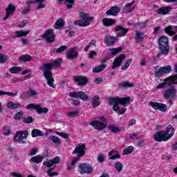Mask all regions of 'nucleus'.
<instances>
[{
	"mask_svg": "<svg viewBox=\"0 0 177 177\" xmlns=\"http://www.w3.org/2000/svg\"><path fill=\"white\" fill-rule=\"evenodd\" d=\"M115 168L118 172H121V171H122V168H124V165H122L121 162H117L115 164Z\"/></svg>",
	"mask_w": 177,
	"mask_h": 177,
	"instance_id": "49530a36",
	"label": "nucleus"
},
{
	"mask_svg": "<svg viewBox=\"0 0 177 177\" xmlns=\"http://www.w3.org/2000/svg\"><path fill=\"white\" fill-rule=\"evenodd\" d=\"M32 138H37V136H44V132L38 129H32L31 132Z\"/></svg>",
	"mask_w": 177,
	"mask_h": 177,
	"instance_id": "c756f323",
	"label": "nucleus"
},
{
	"mask_svg": "<svg viewBox=\"0 0 177 177\" xmlns=\"http://www.w3.org/2000/svg\"><path fill=\"white\" fill-rule=\"evenodd\" d=\"M66 32H68V35L70 37H74V35H75V32H74L73 30H66Z\"/></svg>",
	"mask_w": 177,
	"mask_h": 177,
	"instance_id": "774afa93",
	"label": "nucleus"
},
{
	"mask_svg": "<svg viewBox=\"0 0 177 177\" xmlns=\"http://www.w3.org/2000/svg\"><path fill=\"white\" fill-rule=\"evenodd\" d=\"M40 70L43 72V76L47 80V84L51 88H56V86L53 84L55 79H53V75L52 74V69L49 68L48 65L43 64L40 66Z\"/></svg>",
	"mask_w": 177,
	"mask_h": 177,
	"instance_id": "20e7f679",
	"label": "nucleus"
},
{
	"mask_svg": "<svg viewBox=\"0 0 177 177\" xmlns=\"http://www.w3.org/2000/svg\"><path fill=\"white\" fill-rule=\"evenodd\" d=\"M115 31L121 32L120 33H118L116 37L111 35L105 36L104 42L108 46H111V45H114V44H115V42L118 41V38H121V37H125V35H127V32H128L129 30L127 28H124L122 26H117L115 28Z\"/></svg>",
	"mask_w": 177,
	"mask_h": 177,
	"instance_id": "f257e3e1",
	"label": "nucleus"
},
{
	"mask_svg": "<svg viewBox=\"0 0 177 177\" xmlns=\"http://www.w3.org/2000/svg\"><path fill=\"white\" fill-rule=\"evenodd\" d=\"M91 103H93V107L95 109V107H97L100 104V97L98 95H95L92 98Z\"/></svg>",
	"mask_w": 177,
	"mask_h": 177,
	"instance_id": "2f4dec72",
	"label": "nucleus"
},
{
	"mask_svg": "<svg viewBox=\"0 0 177 177\" xmlns=\"http://www.w3.org/2000/svg\"><path fill=\"white\" fill-rule=\"evenodd\" d=\"M24 118V113L23 112H18L14 115V120H20Z\"/></svg>",
	"mask_w": 177,
	"mask_h": 177,
	"instance_id": "37998d69",
	"label": "nucleus"
},
{
	"mask_svg": "<svg viewBox=\"0 0 177 177\" xmlns=\"http://www.w3.org/2000/svg\"><path fill=\"white\" fill-rule=\"evenodd\" d=\"M36 111L38 113V114H41L42 113H46L48 111H49V109H48L47 107L42 108L40 105H37V109Z\"/></svg>",
	"mask_w": 177,
	"mask_h": 177,
	"instance_id": "79ce46f5",
	"label": "nucleus"
},
{
	"mask_svg": "<svg viewBox=\"0 0 177 177\" xmlns=\"http://www.w3.org/2000/svg\"><path fill=\"white\" fill-rule=\"evenodd\" d=\"M66 57L69 60H74V59H75V57H78V53L77 51H75V49L71 48L67 53Z\"/></svg>",
	"mask_w": 177,
	"mask_h": 177,
	"instance_id": "a878e982",
	"label": "nucleus"
},
{
	"mask_svg": "<svg viewBox=\"0 0 177 177\" xmlns=\"http://www.w3.org/2000/svg\"><path fill=\"white\" fill-rule=\"evenodd\" d=\"M55 133H56V135H58L59 136H62V138H64V139H68V138H69L68 134H67L66 133L56 131Z\"/></svg>",
	"mask_w": 177,
	"mask_h": 177,
	"instance_id": "6e6d98bb",
	"label": "nucleus"
},
{
	"mask_svg": "<svg viewBox=\"0 0 177 177\" xmlns=\"http://www.w3.org/2000/svg\"><path fill=\"white\" fill-rule=\"evenodd\" d=\"M159 53L157 54L156 57H160L162 55L167 56L169 53V42L167 36L161 37L158 40Z\"/></svg>",
	"mask_w": 177,
	"mask_h": 177,
	"instance_id": "7ed1b4c3",
	"label": "nucleus"
},
{
	"mask_svg": "<svg viewBox=\"0 0 177 177\" xmlns=\"http://www.w3.org/2000/svg\"><path fill=\"white\" fill-rule=\"evenodd\" d=\"M30 10H31V8L30 7H27L23 10L21 11V15H27L30 13Z\"/></svg>",
	"mask_w": 177,
	"mask_h": 177,
	"instance_id": "69168bd1",
	"label": "nucleus"
},
{
	"mask_svg": "<svg viewBox=\"0 0 177 177\" xmlns=\"http://www.w3.org/2000/svg\"><path fill=\"white\" fill-rule=\"evenodd\" d=\"M44 66H48L51 70L53 67H60V66H62V59H56L51 63L44 64Z\"/></svg>",
	"mask_w": 177,
	"mask_h": 177,
	"instance_id": "393cba45",
	"label": "nucleus"
},
{
	"mask_svg": "<svg viewBox=\"0 0 177 177\" xmlns=\"http://www.w3.org/2000/svg\"><path fill=\"white\" fill-rule=\"evenodd\" d=\"M73 81H75V82H77L79 86H84V85H86V84H88V78L85 76L75 75L73 77Z\"/></svg>",
	"mask_w": 177,
	"mask_h": 177,
	"instance_id": "f8f14e48",
	"label": "nucleus"
},
{
	"mask_svg": "<svg viewBox=\"0 0 177 177\" xmlns=\"http://www.w3.org/2000/svg\"><path fill=\"white\" fill-rule=\"evenodd\" d=\"M97 160L98 162H104V156L103 154H100L97 157Z\"/></svg>",
	"mask_w": 177,
	"mask_h": 177,
	"instance_id": "e2e57ef3",
	"label": "nucleus"
},
{
	"mask_svg": "<svg viewBox=\"0 0 177 177\" xmlns=\"http://www.w3.org/2000/svg\"><path fill=\"white\" fill-rule=\"evenodd\" d=\"M16 11V7H15V5L10 3L8 5L7 8L6 9V17L3 19V21H5V20H8L9 19V16L12 15V13H15Z\"/></svg>",
	"mask_w": 177,
	"mask_h": 177,
	"instance_id": "f3484780",
	"label": "nucleus"
},
{
	"mask_svg": "<svg viewBox=\"0 0 177 177\" xmlns=\"http://www.w3.org/2000/svg\"><path fill=\"white\" fill-rule=\"evenodd\" d=\"M98 120H101L102 122L100 121H94V122H91L90 125L91 127H93L95 129H97L98 131H103L106 127H107V120H106V118L104 116L102 117H98Z\"/></svg>",
	"mask_w": 177,
	"mask_h": 177,
	"instance_id": "0eeeda50",
	"label": "nucleus"
},
{
	"mask_svg": "<svg viewBox=\"0 0 177 177\" xmlns=\"http://www.w3.org/2000/svg\"><path fill=\"white\" fill-rule=\"evenodd\" d=\"M119 88H132L133 84L129 83L128 82H123L118 84Z\"/></svg>",
	"mask_w": 177,
	"mask_h": 177,
	"instance_id": "f704fd0d",
	"label": "nucleus"
},
{
	"mask_svg": "<svg viewBox=\"0 0 177 177\" xmlns=\"http://www.w3.org/2000/svg\"><path fill=\"white\" fill-rule=\"evenodd\" d=\"M49 139L56 145H62V141L60 140V138H59V137H56L55 136H50Z\"/></svg>",
	"mask_w": 177,
	"mask_h": 177,
	"instance_id": "ea45409f",
	"label": "nucleus"
},
{
	"mask_svg": "<svg viewBox=\"0 0 177 177\" xmlns=\"http://www.w3.org/2000/svg\"><path fill=\"white\" fill-rule=\"evenodd\" d=\"M19 60H20L21 62H24V63H27L28 62H31V60H32V58L31 57V55H23L19 56Z\"/></svg>",
	"mask_w": 177,
	"mask_h": 177,
	"instance_id": "7c9ffc66",
	"label": "nucleus"
},
{
	"mask_svg": "<svg viewBox=\"0 0 177 177\" xmlns=\"http://www.w3.org/2000/svg\"><path fill=\"white\" fill-rule=\"evenodd\" d=\"M43 165L45 167H47V168H52V167H53L55 165L53 160H50L48 161H44L43 162Z\"/></svg>",
	"mask_w": 177,
	"mask_h": 177,
	"instance_id": "8fccbe9b",
	"label": "nucleus"
},
{
	"mask_svg": "<svg viewBox=\"0 0 177 177\" xmlns=\"http://www.w3.org/2000/svg\"><path fill=\"white\" fill-rule=\"evenodd\" d=\"M106 68V64H101L93 69V73H100Z\"/></svg>",
	"mask_w": 177,
	"mask_h": 177,
	"instance_id": "4c0bfd02",
	"label": "nucleus"
},
{
	"mask_svg": "<svg viewBox=\"0 0 177 177\" xmlns=\"http://www.w3.org/2000/svg\"><path fill=\"white\" fill-rule=\"evenodd\" d=\"M116 23L117 20L114 19L104 18L102 19V24H104L105 27H111V26L115 25Z\"/></svg>",
	"mask_w": 177,
	"mask_h": 177,
	"instance_id": "5701e85b",
	"label": "nucleus"
},
{
	"mask_svg": "<svg viewBox=\"0 0 177 177\" xmlns=\"http://www.w3.org/2000/svg\"><path fill=\"white\" fill-rule=\"evenodd\" d=\"M129 139H132L133 140H138V139H139V133H130Z\"/></svg>",
	"mask_w": 177,
	"mask_h": 177,
	"instance_id": "13d9d810",
	"label": "nucleus"
},
{
	"mask_svg": "<svg viewBox=\"0 0 177 177\" xmlns=\"http://www.w3.org/2000/svg\"><path fill=\"white\" fill-rule=\"evenodd\" d=\"M78 168L80 169V174L82 175H84V174L91 175V174L93 172V168H92V166L89 164L80 163L78 166Z\"/></svg>",
	"mask_w": 177,
	"mask_h": 177,
	"instance_id": "6e6552de",
	"label": "nucleus"
},
{
	"mask_svg": "<svg viewBox=\"0 0 177 177\" xmlns=\"http://www.w3.org/2000/svg\"><path fill=\"white\" fill-rule=\"evenodd\" d=\"M171 10H172V7L165 6V7H162L159 8L156 11V13L158 15H162V16H165L166 15H169V13L171 12Z\"/></svg>",
	"mask_w": 177,
	"mask_h": 177,
	"instance_id": "a211bd4d",
	"label": "nucleus"
},
{
	"mask_svg": "<svg viewBox=\"0 0 177 177\" xmlns=\"http://www.w3.org/2000/svg\"><path fill=\"white\" fill-rule=\"evenodd\" d=\"M28 136V131H18L15 137V142H21L23 139H27V136Z\"/></svg>",
	"mask_w": 177,
	"mask_h": 177,
	"instance_id": "ddd939ff",
	"label": "nucleus"
},
{
	"mask_svg": "<svg viewBox=\"0 0 177 177\" xmlns=\"http://www.w3.org/2000/svg\"><path fill=\"white\" fill-rule=\"evenodd\" d=\"M108 129H109V131H111V132H112L113 133H117V132H121V129H119L118 127L113 124L109 125Z\"/></svg>",
	"mask_w": 177,
	"mask_h": 177,
	"instance_id": "c9c22d12",
	"label": "nucleus"
},
{
	"mask_svg": "<svg viewBox=\"0 0 177 177\" xmlns=\"http://www.w3.org/2000/svg\"><path fill=\"white\" fill-rule=\"evenodd\" d=\"M120 10L121 9H120V7L113 6L106 12V15H107V16H117Z\"/></svg>",
	"mask_w": 177,
	"mask_h": 177,
	"instance_id": "6ab92c4d",
	"label": "nucleus"
},
{
	"mask_svg": "<svg viewBox=\"0 0 177 177\" xmlns=\"http://www.w3.org/2000/svg\"><path fill=\"white\" fill-rule=\"evenodd\" d=\"M80 17L82 19L75 21L73 23L75 26H80V27H86L91 24V20H92V19L91 17H88V14L85 12H81L80 14Z\"/></svg>",
	"mask_w": 177,
	"mask_h": 177,
	"instance_id": "423d86ee",
	"label": "nucleus"
},
{
	"mask_svg": "<svg viewBox=\"0 0 177 177\" xmlns=\"http://www.w3.org/2000/svg\"><path fill=\"white\" fill-rule=\"evenodd\" d=\"M165 135L169 138V140L174 136V133H175V129L172 127L171 124H169L166 128L165 131H164Z\"/></svg>",
	"mask_w": 177,
	"mask_h": 177,
	"instance_id": "412c9836",
	"label": "nucleus"
},
{
	"mask_svg": "<svg viewBox=\"0 0 177 177\" xmlns=\"http://www.w3.org/2000/svg\"><path fill=\"white\" fill-rule=\"evenodd\" d=\"M164 82L160 83L159 85H158L156 86V89H162L164 88H165V85H167V84H168V81H165V79H164Z\"/></svg>",
	"mask_w": 177,
	"mask_h": 177,
	"instance_id": "4d7b16f0",
	"label": "nucleus"
},
{
	"mask_svg": "<svg viewBox=\"0 0 177 177\" xmlns=\"http://www.w3.org/2000/svg\"><path fill=\"white\" fill-rule=\"evenodd\" d=\"M20 71H21V68L20 67L13 66L10 68V72H11L12 74H17V73H20Z\"/></svg>",
	"mask_w": 177,
	"mask_h": 177,
	"instance_id": "de8ad7c7",
	"label": "nucleus"
},
{
	"mask_svg": "<svg viewBox=\"0 0 177 177\" xmlns=\"http://www.w3.org/2000/svg\"><path fill=\"white\" fill-rule=\"evenodd\" d=\"M113 154H114V151H110L109 152V157H110L109 160H117L118 158H121V156L120 154L112 156Z\"/></svg>",
	"mask_w": 177,
	"mask_h": 177,
	"instance_id": "a19ab883",
	"label": "nucleus"
},
{
	"mask_svg": "<svg viewBox=\"0 0 177 177\" xmlns=\"http://www.w3.org/2000/svg\"><path fill=\"white\" fill-rule=\"evenodd\" d=\"M78 114V111L69 112L68 113V117H75V115H77Z\"/></svg>",
	"mask_w": 177,
	"mask_h": 177,
	"instance_id": "338daca9",
	"label": "nucleus"
},
{
	"mask_svg": "<svg viewBox=\"0 0 177 177\" xmlns=\"http://www.w3.org/2000/svg\"><path fill=\"white\" fill-rule=\"evenodd\" d=\"M125 59V55L121 54L118 57H116L113 62V65L111 66V68L114 70V68H117V67H120L121 66L122 61Z\"/></svg>",
	"mask_w": 177,
	"mask_h": 177,
	"instance_id": "dca6fc26",
	"label": "nucleus"
},
{
	"mask_svg": "<svg viewBox=\"0 0 177 177\" xmlns=\"http://www.w3.org/2000/svg\"><path fill=\"white\" fill-rule=\"evenodd\" d=\"M15 34H17V35L15 36L16 38H20L21 37H26L27 35H28V34H30V30H19V31H16Z\"/></svg>",
	"mask_w": 177,
	"mask_h": 177,
	"instance_id": "473e14b6",
	"label": "nucleus"
},
{
	"mask_svg": "<svg viewBox=\"0 0 177 177\" xmlns=\"http://www.w3.org/2000/svg\"><path fill=\"white\" fill-rule=\"evenodd\" d=\"M165 81H167L169 86H171V85H177V74L165 78Z\"/></svg>",
	"mask_w": 177,
	"mask_h": 177,
	"instance_id": "b1692460",
	"label": "nucleus"
},
{
	"mask_svg": "<svg viewBox=\"0 0 177 177\" xmlns=\"http://www.w3.org/2000/svg\"><path fill=\"white\" fill-rule=\"evenodd\" d=\"M176 93V89L175 88H171L166 90L164 93L165 99H169V97H172L175 96Z\"/></svg>",
	"mask_w": 177,
	"mask_h": 177,
	"instance_id": "4be33fe9",
	"label": "nucleus"
},
{
	"mask_svg": "<svg viewBox=\"0 0 177 177\" xmlns=\"http://www.w3.org/2000/svg\"><path fill=\"white\" fill-rule=\"evenodd\" d=\"M64 26V22L63 21V19L62 18H59L55 24V28L56 30H59L62 28Z\"/></svg>",
	"mask_w": 177,
	"mask_h": 177,
	"instance_id": "72a5a7b5",
	"label": "nucleus"
},
{
	"mask_svg": "<svg viewBox=\"0 0 177 177\" xmlns=\"http://www.w3.org/2000/svg\"><path fill=\"white\" fill-rule=\"evenodd\" d=\"M26 109H28V110L35 109L37 111V109H38V104H29L26 106Z\"/></svg>",
	"mask_w": 177,
	"mask_h": 177,
	"instance_id": "864d4df0",
	"label": "nucleus"
},
{
	"mask_svg": "<svg viewBox=\"0 0 177 177\" xmlns=\"http://www.w3.org/2000/svg\"><path fill=\"white\" fill-rule=\"evenodd\" d=\"M42 37L44 38L49 44L55 42V32L53 30L50 29L46 30L45 33L42 35Z\"/></svg>",
	"mask_w": 177,
	"mask_h": 177,
	"instance_id": "9b49d317",
	"label": "nucleus"
},
{
	"mask_svg": "<svg viewBox=\"0 0 177 177\" xmlns=\"http://www.w3.org/2000/svg\"><path fill=\"white\" fill-rule=\"evenodd\" d=\"M47 174H48V176H50V177L57 176V175H59V174L57 172H55V171L52 172V170H48Z\"/></svg>",
	"mask_w": 177,
	"mask_h": 177,
	"instance_id": "680f3d73",
	"label": "nucleus"
},
{
	"mask_svg": "<svg viewBox=\"0 0 177 177\" xmlns=\"http://www.w3.org/2000/svg\"><path fill=\"white\" fill-rule=\"evenodd\" d=\"M165 32L168 34V35L172 36L175 35L177 32V26H169L165 28Z\"/></svg>",
	"mask_w": 177,
	"mask_h": 177,
	"instance_id": "aec40b11",
	"label": "nucleus"
},
{
	"mask_svg": "<svg viewBox=\"0 0 177 177\" xmlns=\"http://www.w3.org/2000/svg\"><path fill=\"white\" fill-rule=\"evenodd\" d=\"M150 105L153 109H154V110H160L162 112H165L168 110V107L165 104L151 102Z\"/></svg>",
	"mask_w": 177,
	"mask_h": 177,
	"instance_id": "2eb2a0df",
	"label": "nucleus"
},
{
	"mask_svg": "<svg viewBox=\"0 0 177 177\" xmlns=\"http://www.w3.org/2000/svg\"><path fill=\"white\" fill-rule=\"evenodd\" d=\"M0 63L1 64L6 63V56L1 53H0Z\"/></svg>",
	"mask_w": 177,
	"mask_h": 177,
	"instance_id": "0e129e2a",
	"label": "nucleus"
},
{
	"mask_svg": "<svg viewBox=\"0 0 177 177\" xmlns=\"http://www.w3.org/2000/svg\"><path fill=\"white\" fill-rule=\"evenodd\" d=\"M3 95H7L8 96H10L11 97H15L17 96V92L10 93L8 91H2L0 90V96H3Z\"/></svg>",
	"mask_w": 177,
	"mask_h": 177,
	"instance_id": "58836bf2",
	"label": "nucleus"
},
{
	"mask_svg": "<svg viewBox=\"0 0 177 177\" xmlns=\"http://www.w3.org/2000/svg\"><path fill=\"white\" fill-rule=\"evenodd\" d=\"M171 71H172V66H171L160 67L158 71L155 72V77L160 78V77H162L164 74H169Z\"/></svg>",
	"mask_w": 177,
	"mask_h": 177,
	"instance_id": "9d476101",
	"label": "nucleus"
},
{
	"mask_svg": "<svg viewBox=\"0 0 177 177\" xmlns=\"http://www.w3.org/2000/svg\"><path fill=\"white\" fill-rule=\"evenodd\" d=\"M132 151H133V147L129 146L123 150V154L124 156H128V154H131Z\"/></svg>",
	"mask_w": 177,
	"mask_h": 177,
	"instance_id": "c03bdc74",
	"label": "nucleus"
},
{
	"mask_svg": "<svg viewBox=\"0 0 177 177\" xmlns=\"http://www.w3.org/2000/svg\"><path fill=\"white\" fill-rule=\"evenodd\" d=\"M70 97H75V99H81L82 100L86 102L89 99V96L84 91H74L69 93Z\"/></svg>",
	"mask_w": 177,
	"mask_h": 177,
	"instance_id": "1a4fd4ad",
	"label": "nucleus"
},
{
	"mask_svg": "<svg viewBox=\"0 0 177 177\" xmlns=\"http://www.w3.org/2000/svg\"><path fill=\"white\" fill-rule=\"evenodd\" d=\"M136 39L139 41V42H142L143 37H142L141 35H143V32H138V30H136Z\"/></svg>",
	"mask_w": 177,
	"mask_h": 177,
	"instance_id": "3c124183",
	"label": "nucleus"
},
{
	"mask_svg": "<svg viewBox=\"0 0 177 177\" xmlns=\"http://www.w3.org/2000/svg\"><path fill=\"white\" fill-rule=\"evenodd\" d=\"M85 149H86L85 145L81 144L80 145H78L72 152V154H77V157H75L71 163L72 167H74L75 163L78 162V161L81 160V157H84V156H85Z\"/></svg>",
	"mask_w": 177,
	"mask_h": 177,
	"instance_id": "39448f33",
	"label": "nucleus"
},
{
	"mask_svg": "<svg viewBox=\"0 0 177 177\" xmlns=\"http://www.w3.org/2000/svg\"><path fill=\"white\" fill-rule=\"evenodd\" d=\"M33 121L34 119H32V117L31 116L25 117L22 120V122H24L25 124H32Z\"/></svg>",
	"mask_w": 177,
	"mask_h": 177,
	"instance_id": "a18cd8bd",
	"label": "nucleus"
},
{
	"mask_svg": "<svg viewBox=\"0 0 177 177\" xmlns=\"http://www.w3.org/2000/svg\"><path fill=\"white\" fill-rule=\"evenodd\" d=\"M132 63V59H129L126 61V63L124 65L122 66L121 68L122 70H127L128 67H129V65Z\"/></svg>",
	"mask_w": 177,
	"mask_h": 177,
	"instance_id": "603ef678",
	"label": "nucleus"
},
{
	"mask_svg": "<svg viewBox=\"0 0 177 177\" xmlns=\"http://www.w3.org/2000/svg\"><path fill=\"white\" fill-rule=\"evenodd\" d=\"M36 153H38V149L33 148V149H30V151H29L28 155L31 157L32 156H35Z\"/></svg>",
	"mask_w": 177,
	"mask_h": 177,
	"instance_id": "052dcab7",
	"label": "nucleus"
},
{
	"mask_svg": "<svg viewBox=\"0 0 177 177\" xmlns=\"http://www.w3.org/2000/svg\"><path fill=\"white\" fill-rule=\"evenodd\" d=\"M66 46H62L61 47H59L55 52L56 53H62V52H64V50H66Z\"/></svg>",
	"mask_w": 177,
	"mask_h": 177,
	"instance_id": "5fc2aeb1",
	"label": "nucleus"
},
{
	"mask_svg": "<svg viewBox=\"0 0 177 177\" xmlns=\"http://www.w3.org/2000/svg\"><path fill=\"white\" fill-rule=\"evenodd\" d=\"M42 161H44V158L41 155L33 156L30 160V162H34L35 164H41Z\"/></svg>",
	"mask_w": 177,
	"mask_h": 177,
	"instance_id": "cd10ccee",
	"label": "nucleus"
},
{
	"mask_svg": "<svg viewBox=\"0 0 177 177\" xmlns=\"http://www.w3.org/2000/svg\"><path fill=\"white\" fill-rule=\"evenodd\" d=\"M28 96H37V95H38V93L34 89L30 88L28 91Z\"/></svg>",
	"mask_w": 177,
	"mask_h": 177,
	"instance_id": "bf43d9fd",
	"label": "nucleus"
},
{
	"mask_svg": "<svg viewBox=\"0 0 177 177\" xmlns=\"http://www.w3.org/2000/svg\"><path fill=\"white\" fill-rule=\"evenodd\" d=\"M63 1H65V5L68 9L73 8V5H74V0H58V3L62 5V2H63Z\"/></svg>",
	"mask_w": 177,
	"mask_h": 177,
	"instance_id": "c85d7f7f",
	"label": "nucleus"
},
{
	"mask_svg": "<svg viewBox=\"0 0 177 177\" xmlns=\"http://www.w3.org/2000/svg\"><path fill=\"white\" fill-rule=\"evenodd\" d=\"M68 104H73V106H78L81 104V102L78 100L68 99L67 102Z\"/></svg>",
	"mask_w": 177,
	"mask_h": 177,
	"instance_id": "e433bc0d",
	"label": "nucleus"
},
{
	"mask_svg": "<svg viewBox=\"0 0 177 177\" xmlns=\"http://www.w3.org/2000/svg\"><path fill=\"white\" fill-rule=\"evenodd\" d=\"M109 50L112 52L111 55L113 56H115V55H117L118 53H120V52L122 50V47H118V48H111V49H109Z\"/></svg>",
	"mask_w": 177,
	"mask_h": 177,
	"instance_id": "09e8293b",
	"label": "nucleus"
},
{
	"mask_svg": "<svg viewBox=\"0 0 177 177\" xmlns=\"http://www.w3.org/2000/svg\"><path fill=\"white\" fill-rule=\"evenodd\" d=\"M131 102V97H110L109 99L108 103L109 106H113V111H120V106L117 104H122L124 107H127L129 102Z\"/></svg>",
	"mask_w": 177,
	"mask_h": 177,
	"instance_id": "f03ea898",
	"label": "nucleus"
},
{
	"mask_svg": "<svg viewBox=\"0 0 177 177\" xmlns=\"http://www.w3.org/2000/svg\"><path fill=\"white\" fill-rule=\"evenodd\" d=\"M154 140L156 142H167L169 140V138L167 137L165 133H164V131H158L155 135H154Z\"/></svg>",
	"mask_w": 177,
	"mask_h": 177,
	"instance_id": "4468645a",
	"label": "nucleus"
},
{
	"mask_svg": "<svg viewBox=\"0 0 177 177\" xmlns=\"http://www.w3.org/2000/svg\"><path fill=\"white\" fill-rule=\"evenodd\" d=\"M6 106L8 109H10L11 110H16V109L21 107V104H20V103L15 104V102L12 101L7 102Z\"/></svg>",
	"mask_w": 177,
	"mask_h": 177,
	"instance_id": "bb28decb",
	"label": "nucleus"
}]
</instances>
